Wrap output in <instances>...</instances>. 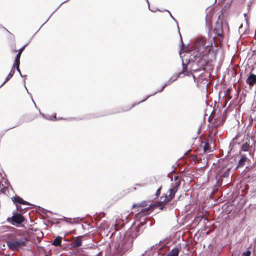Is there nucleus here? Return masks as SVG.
<instances>
[{"mask_svg": "<svg viewBox=\"0 0 256 256\" xmlns=\"http://www.w3.org/2000/svg\"><path fill=\"white\" fill-rule=\"evenodd\" d=\"M246 82L250 86H253L256 84V75L254 74H250L246 80Z\"/></svg>", "mask_w": 256, "mask_h": 256, "instance_id": "nucleus-14", "label": "nucleus"}, {"mask_svg": "<svg viewBox=\"0 0 256 256\" xmlns=\"http://www.w3.org/2000/svg\"><path fill=\"white\" fill-rule=\"evenodd\" d=\"M226 118V112L224 111L223 113L222 116V118H218L214 119V122H213V124L214 126L216 127H219L220 126L222 125L223 124L224 120Z\"/></svg>", "mask_w": 256, "mask_h": 256, "instance_id": "nucleus-11", "label": "nucleus"}, {"mask_svg": "<svg viewBox=\"0 0 256 256\" xmlns=\"http://www.w3.org/2000/svg\"><path fill=\"white\" fill-rule=\"evenodd\" d=\"M180 182L179 181L176 182L172 186V188L170 190V198L173 199L174 198L175 194L178 191L179 186H180Z\"/></svg>", "mask_w": 256, "mask_h": 256, "instance_id": "nucleus-10", "label": "nucleus"}, {"mask_svg": "<svg viewBox=\"0 0 256 256\" xmlns=\"http://www.w3.org/2000/svg\"><path fill=\"white\" fill-rule=\"evenodd\" d=\"M22 54L18 52V54H17L15 58L14 62V66H16V68L18 71L20 72V58Z\"/></svg>", "mask_w": 256, "mask_h": 256, "instance_id": "nucleus-15", "label": "nucleus"}, {"mask_svg": "<svg viewBox=\"0 0 256 256\" xmlns=\"http://www.w3.org/2000/svg\"><path fill=\"white\" fill-rule=\"evenodd\" d=\"M133 238L126 234L123 238L122 243L120 246V251L122 253H125L130 250L132 247Z\"/></svg>", "mask_w": 256, "mask_h": 256, "instance_id": "nucleus-4", "label": "nucleus"}, {"mask_svg": "<svg viewBox=\"0 0 256 256\" xmlns=\"http://www.w3.org/2000/svg\"><path fill=\"white\" fill-rule=\"evenodd\" d=\"M161 188H162V186H160L156 190V198H158L160 194Z\"/></svg>", "mask_w": 256, "mask_h": 256, "instance_id": "nucleus-27", "label": "nucleus"}, {"mask_svg": "<svg viewBox=\"0 0 256 256\" xmlns=\"http://www.w3.org/2000/svg\"><path fill=\"white\" fill-rule=\"evenodd\" d=\"M229 172L230 168L222 167L218 170L217 174L220 178H226L229 175Z\"/></svg>", "mask_w": 256, "mask_h": 256, "instance_id": "nucleus-12", "label": "nucleus"}, {"mask_svg": "<svg viewBox=\"0 0 256 256\" xmlns=\"http://www.w3.org/2000/svg\"><path fill=\"white\" fill-rule=\"evenodd\" d=\"M214 16V12H208L206 16V24L209 30H211L212 26V17Z\"/></svg>", "mask_w": 256, "mask_h": 256, "instance_id": "nucleus-8", "label": "nucleus"}, {"mask_svg": "<svg viewBox=\"0 0 256 256\" xmlns=\"http://www.w3.org/2000/svg\"><path fill=\"white\" fill-rule=\"evenodd\" d=\"M136 185L138 186H141V184H136Z\"/></svg>", "mask_w": 256, "mask_h": 256, "instance_id": "nucleus-33", "label": "nucleus"}, {"mask_svg": "<svg viewBox=\"0 0 256 256\" xmlns=\"http://www.w3.org/2000/svg\"><path fill=\"white\" fill-rule=\"evenodd\" d=\"M154 209L152 204L150 206L148 207L142 208L140 212L136 214V216L142 217V216H146L148 215L151 212L153 211Z\"/></svg>", "mask_w": 256, "mask_h": 256, "instance_id": "nucleus-9", "label": "nucleus"}, {"mask_svg": "<svg viewBox=\"0 0 256 256\" xmlns=\"http://www.w3.org/2000/svg\"><path fill=\"white\" fill-rule=\"evenodd\" d=\"M38 116V114L35 108L32 110V112L28 114L26 118L27 122H32Z\"/></svg>", "mask_w": 256, "mask_h": 256, "instance_id": "nucleus-13", "label": "nucleus"}, {"mask_svg": "<svg viewBox=\"0 0 256 256\" xmlns=\"http://www.w3.org/2000/svg\"><path fill=\"white\" fill-rule=\"evenodd\" d=\"M212 48V42L207 40L205 38H199L196 39L194 54H201L202 56H208Z\"/></svg>", "mask_w": 256, "mask_h": 256, "instance_id": "nucleus-1", "label": "nucleus"}, {"mask_svg": "<svg viewBox=\"0 0 256 256\" xmlns=\"http://www.w3.org/2000/svg\"><path fill=\"white\" fill-rule=\"evenodd\" d=\"M248 160V158L246 157V156L245 154H242V156L241 158L238 160L237 168L244 166L246 162Z\"/></svg>", "mask_w": 256, "mask_h": 256, "instance_id": "nucleus-16", "label": "nucleus"}, {"mask_svg": "<svg viewBox=\"0 0 256 256\" xmlns=\"http://www.w3.org/2000/svg\"><path fill=\"white\" fill-rule=\"evenodd\" d=\"M148 205L147 202L146 200L138 204H134L132 206L133 208H144Z\"/></svg>", "mask_w": 256, "mask_h": 256, "instance_id": "nucleus-21", "label": "nucleus"}, {"mask_svg": "<svg viewBox=\"0 0 256 256\" xmlns=\"http://www.w3.org/2000/svg\"><path fill=\"white\" fill-rule=\"evenodd\" d=\"M62 238L60 236H57L53 241L52 244L58 246L60 245L62 242Z\"/></svg>", "mask_w": 256, "mask_h": 256, "instance_id": "nucleus-23", "label": "nucleus"}, {"mask_svg": "<svg viewBox=\"0 0 256 256\" xmlns=\"http://www.w3.org/2000/svg\"><path fill=\"white\" fill-rule=\"evenodd\" d=\"M160 198L161 200L163 199L161 202L164 204L166 205L168 202H170L172 200V198H170V196H167L166 194L164 197L162 196Z\"/></svg>", "mask_w": 256, "mask_h": 256, "instance_id": "nucleus-24", "label": "nucleus"}, {"mask_svg": "<svg viewBox=\"0 0 256 256\" xmlns=\"http://www.w3.org/2000/svg\"><path fill=\"white\" fill-rule=\"evenodd\" d=\"M24 216L18 213L17 212H14L12 216L7 218V222H10L12 225L16 224H21L24 221Z\"/></svg>", "mask_w": 256, "mask_h": 256, "instance_id": "nucleus-5", "label": "nucleus"}, {"mask_svg": "<svg viewBox=\"0 0 256 256\" xmlns=\"http://www.w3.org/2000/svg\"><path fill=\"white\" fill-rule=\"evenodd\" d=\"M27 46V44H26L25 46H23L22 47L18 50V52H20V54H22V52L24 50L25 48L26 47V46Z\"/></svg>", "mask_w": 256, "mask_h": 256, "instance_id": "nucleus-29", "label": "nucleus"}, {"mask_svg": "<svg viewBox=\"0 0 256 256\" xmlns=\"http://www.w3.org/2000/svg\"><path fill=\"white\" fill-rule=\"evenodd\" d=\"M186 70V68L184 67L183 68V72H184Z\"/></svg>", "mask_w": 256, "mask_h": 256, "instance_id": "nucleus-32", "label": "nucleus"}, {"mask_svg": "<svg viewBox=\"0 0 256 256\" xmlns=\"http://www.w3.org/2000/svg\"><path fill=\"white\" fill-rule=\"evenodd\" d=\"M12 201L14 204L16 206L17 212L21 210V207L20 206V204H21L26 206L30 205V203L28 202L25 201L22 198L17 195H16L14 196H13L12 198Z\"/></svg>", "mask_w": 256, "mask_h": 256, "instance_id": "nucleus-6", "label": "nucleus"}, {"mask_svg": "<svg viewBox=\"0 0 256 256\" xmlns=\"http://www.w3.org/2000/svg\"><path fill=\"white\" fill-rule=\"evenodd\" d=\"M28 241V238L24 236L16 237L14 239L8 240L7 245L12 250H16L26 246Z\"/></svg>", "mask_w": 256, "mask_h": 256, "instance_id": "nucleus-3", "label": "nucleus"}, {"mask_svg": "<svg viewBox=\"0 0 256 256\" xmlns=\"http://www.w3.org/2000/svg\"><path fill=\"white\" fill-rule=\"evenodd\" d=\"M251 252L250 250H248L244 252L242 254V256H250Z\"/></svg>", "mask_w": 256, "mask_h": 256, "instance_id": "nucleus-28", "label": "nucleus"}, {"mask_svg": "<svg viewBox=\"0 0 256 256\" xmlns=\"http://www.w3.org/2000/svg\"><path fill=\"white\" fill-rule=\"evenodd\" d=\"M196 156H193L191 157V158L192 160H194L196 158Z\"/></svg>", "mask_w": 256, "mask_h": 256, "instance_id": "nucleus-31", "label": "nucleus"}, {"mask_svg": "<svg viewBox=\"0 0 256 256\" xmlns=\"http://www.w3.org/2000/svg\"><path fill=\"white\" fill-rule=\"evenodd\" d=\"M82 236H79L72 242V244L74 247H78L82 245Z\"/></svg>", "mask_w": 256, "mask_h": 256, "instance_id": "nucleus-17", "label": "nucleus"}, {"mask_svg": "<svg viewBox=\"0 0 256 256\" xmlns=\"http://www.w3.org/2000/svg\"><path fill=\"white\" fill-rule=\"evenodd\" d=\"M152 206L154 210L155 208L158 207L160 210H163L166 206V204L160 201L152 204Z\"/></svg>", "mask_w": 256, "mask_h": 256, "instance_id": "nucleus-18", "label": "nucleus"}, {"mask_svg": "<svg viewBox=\"0 0 256 256\" xmlns=\"http://www.w3.org/2000/svg\"><path fill=\"white\" fill-rule=\"evenodd\" d=\"M148 2V0H146Z\"/></svg>", "mask_w": 256, "mask_h": 256, "instance_id": "nucleus-35", "label": "nucleus"}, {"mask_svg": "<svg viewBox=\"0 0 256 256\" xmlns=\"http://www.w3.org/2000/svg\"><path fill=\"white\" fill-rule=\"evenodd\" d=\"M208 56H202L201 54H194V60L192 62V70L194 72L204 70L206 66L208 64Z\"/></svg>", "mask_w": 256, "mask_h": 256, "instance_id": "nucleus-2", "label": "nucleus"}, {"mask_svg": "<svg viewBox=\"0 0 256 256\" xmlns=\"http://www.w3.org/2000/svg\"><path fill=\"white\" fill-rule=\"evenodd\" d=\"M8 192V189L7 186H4V184L0 182V193L6 194Z\"/></svg>", "mask_w": 256, "mask_h": 256, "instance_id": "nucleus-22", "label": "nucleus"}, {"mask_svg": "<svg viewBox=\"0 0 256 256\" xmlns=\"http://www.w3.org/2000/svg\"><path fill=\"white\" fill-rule=\"evenodd\" d=\"M210 148L209 144L208 142H205L204 146V152L206 153L208 152Z\"/></svg>", "mask_w": 256, "mask_h": 256, "instance_id": "nucleus-26", "label": "nucleus"}, {"mask_svg": "<svg viewBox=\"0 0 256 256\" xmlns=\"http://www.w3.org/2000/svg\"><path fill=\"white\" fill-rule=\"evenodd\" d=\"M214 32L219 38L220 42L222 40L223 38V30L222 24L220 22H216L215 24L214 29Z\"/></svg>", "mask_w": 256, "mask_h": 256, "instance_id": "nucleus-7", "label": "nucleus"}, {"mask_svg": "<svg viewBox=\"0 0 256 256\" xmlns=\"http://www.w3.org/2000/svg\"><path fill=\"white\" fill-rule=\"evenodd\" d=\"M16 67V66H14V65H13L12 67V68L10 72L9 73V74H8V76H7L5 81L4 82V84L6 82H7L10 78H12V76H13V75L14 74V70H15V68Z\"/></svg>", "mask_w": 256, "mask_h": 256, "instance_id": "nucleus-20", "label": "nucleus"}, {"mask_svg": "<svg viewBox=\"0 0 256 256\" xmlns=\"http://www.w3.org/2000/svg\"><path fill=\"white\" fill-rule=\"evenodd\" d=\"M6 256H10V254H8V255H6Z\"/></svg>", "mask_w": 256, "mask_h": 256, "instance_id": "nucleus-34", "label": "nucleus"}, {"mask_svg": "<svg viewBox=\"0 0 256 256\" xmlns=\"http://www.w3.org/2000/svg\"><path fill=\"white\" fill-rule=\"evenodd\" d=\"M179 252L180 250L178 248H174L166 256H178Z\"/></svg>", "mask_w": 256, "mask_h": 256, "instance_id": "nucleus-19", "label": "nucleus"}, {"mask_svg": "<svg viewBox=\"0 0 256 256\" xmlns=\"http://www.w3.org/2000/svg\"><path fill=\"white\" fill-rule=\"evenodd\" d=\"M250 146L249 143L246 142L241 146V150L244 152H248L250 149Z\"/></svg>", "mask_w": 256, "mask_h": 256, "instance_id": "nucleus-25", "label": "nucleus"}, {"mask_svg": "<svg viewBox=\"0 0 256 256\" xmlns=\"http://www.w3.org/2000/svg\"><path fill=\"white\" fill-rule=\"evenodd\" d=\"M166 86H167V84H165L164 86H162V88H161V90H158V92H162V91L164 90V88H165Z\"/></svg>", "mask_w": 256, "mask_h": 256, "instance_id": "nucleus-30", "label": "nucleus"}]
</instances>
